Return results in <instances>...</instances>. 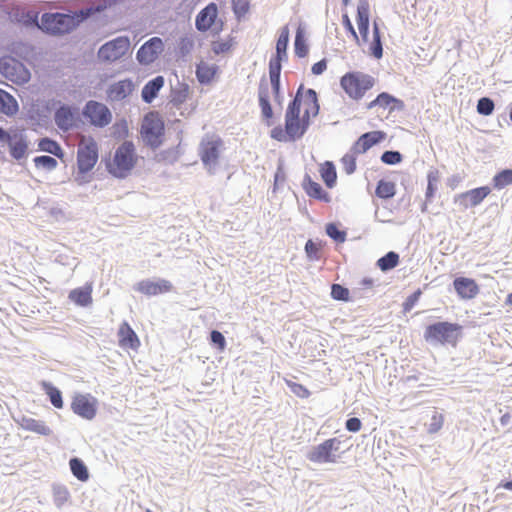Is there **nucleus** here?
I'll return each mask as SVG.
<instances>
[{"mask_svg":"<svg viewBox=\"0 0 512 512\" xmlns=\"http://www.w3.org/2000/svg\"><path fill=\"white\" fill-rule=\"evenodd\" d=\"M271 87L274 93L275 100H278V94L280 92V77H270Z\"/></svg>","mask_w":512,"mask_h":512,"instance_id":"774afa93","label":"nucleus"},{"mask_svg":"<svg viewBox=\"0 0 512 512\" xmlns=\"http://www.w3.org/2000/svg\"><path fill=\"white\" fill-rule=\"evenodd\" d=\"M222 148V141L216 136H205L199 146V155L204 167L210 174H214Z\"/></svg>","mask_w":512,"mask_h":512,"instance_id":"423d86ee","label":"nucleus"},{"mask_svg":"<svg viewBox=\"0 0 512 512\" xmlns=\"http://www.w3.org/2000/svg\"><path fill=\"white\" fill-rule=\"evenodd\" d=\"M326 233L330 238L338 243H343L346 240V232L339 230L333 223L327 224Z\"/></svg>","mask_w":512,"mask_h":512,"instance_id":"864d4df0","label":"nucleus"},{"mask_svg":"<svg viewBox=\"0 0 512 512\" xmlns=\"http://www.w3.org/2000/svg\"><path fill=\"white\" fill-rule=\"evenodd\" d=\"M490 192L491 190L488 186L471 189L458 195L456 201H459L465 208L474 207L479 205Z\"/></svg>","mask_w":512,"mask_h":512,"instance_id":"f3484780","label":"nucleus"},{"mask_svg":"<svg viewBox=\"0 0 512 512\" xmlns=\"http://www.w3.org/2000/svg\"><path fill=\"white\" fill-rule=\"evenodd\" d=\"M23 72L25 75L28 72L24 69L23 65L12 57H3L0 59V73L7 79L15 81L18 79L25 80L20 73Z\"/></svg>","mask_w":512,"mask_h":512,"instance_id":"4468645a","label":"nucleus"},{"mask_svg":"<svg viewBox=\"0 0 512 512\" xmlns=\"http://www.w3.org/2000/svg\"><path fill=\"white\" fill-rule=\"evenodd\" d=\"M342 20H343L344 27L349 31V33L352 35L353 39L359 44L360 38H359L358 34L356 33L348 15L344 14L342 17Z\"/></svg>","mask_w":512,"mask_h":512,"instance_id":"052dcab7","label":"nucleus"},{"mask_svg":"<svg viewBox=\"0 0 512 512\" xmlns=\"http://www.w3.org/2000/svg\"><path fill=\"white\" fill-rule=\"evenodd\" d=\"M439 178L440 177H439L438 170L431 169L428 172V175H427L428 184H427V190H426V199L427 200H430L434 196V193L438 188Z\"/></svg>","mask_w":512,"mask_h":512,"instance_id":"de8ad7c7","label":"nucleus"},{"mask_svg":"<svg viewBox=\"0 0 512 512\" xmlns=\"http://www.w3.org/2000/svg\"><path fill=\"white\" fill-rule=\"evenodd\" d=\"M462 327L456 323L438 322L426 327L424 338L431 344L455 345L461 334Z\"/></svg>","mask_w":512,"mask_h":512,"instance_id":"20e7f679","label":"nucleus"},{"mask_svg":"<svg viewBox=\"0 0 512 512\" xmlns=\"http://www.w3.org/2000/svg\"><path fill=\"white\" fill-rule=\"evenodd\" d=\"M20 425L24 430L34 432L39 435L49 436L52 430L42 420H37L31 417L23 416Z\"/></svg>","mask_w":512,"mask_h":512,"instance_id":"c85d7f7f","label":"nucleus"},{"mask_svg":"<svg viewBox=\"0 0 512 512\" xmlns=\"http://www.w3.org/2000/svg\"><path fill=\"white\" fill-rule=\"evenodd\" d=\"M341 164L347 175L353 174L356 170V154L350 150L349 153L342 157Z\"/></svg>","mask_w":512,"mask_h":512,"instance_id":"8fccbe9b","label":"nucleus"},{"mask_svg":"<svg viewBox=\"0 0 512 512\" xmlns=\"http://www.w3.org/2000/svg\"><path fill=\"white\" fill-rule=\"evenodd\" d=\"M294 51L296 56L299 58H303L308 54V46L305 41L304 33L301 28L297 29L295 42H294Z\"/></svg>","mask_w":512,"mask_h":512,"instance_id":"37998d69","label":"nucleus"},{"mask_svg":"<svg viewBox=\"0 0 512 512\" xmlns=\"http://www.w3.org/2000/svg\"><path fill=\"white\" fill-rule=\"evenodd\" d=\"M305 251L309 258H317L318 246L312 240H308L305 245Z\"/></svg>","mask_w":512,"mask_h":512,"instance_id":"69168bd1","label":"nucleus"},{"mask_svg":"<svg viewBox=\"0 0 512 512\" xmlns=\"http://www.w3.org/2000/svg\"><path fill=\"white\" fill-rule=\"evenodd\" d=\"M95 11H99V8L87 7L69 14L45 13L41 18V28L52 35H63L71 32Z\"/></svg>","mask_w":512,"mask_h":512,"instance_id":"f257e3e1","label":"nucleus"},{"mask_svg":"<svg viewBox=\"0 0 512 512\" xmlns=\"http://www.w3.org/2000/svg\"><path fill=\"white\" fill-rule=\"evenodd\" d=\"M119 342L120 345L123 347H128L131 349H136L139 345V339L134 332V330L130 327V325L127 322H123L120 325L119 331Z\"/></svg>","mask_w":512,"mask_h":512,"instance_id":"a878e982","label":"nucleus"},{"mask_svg":"<svg viewBox=\"0 0 512 512\" xmlns=\"http://www.w3.org/2000/svg\"><path fill=\"white\" fill-rule=\"evenodd\" d=\"M271 137L278 141H287L288 136L286 134V129L283 130L280 126H277L271 130Z\"/></svg>","mask_w":512,"mask_h":512,"instance_id":"0e129e2a","label":"nucleus"},{"mask_svg":"<svg viewBox=\"0 0 512 512\" xmlns=\"http://www.w3.org/2000/svg\"><path fill=\"white\" fill-rule=\"evenodd\" d=\"M385 133L382 131H372L362 134L351 147V151L356 155L365 153L373 145L384 139Z\"/></svg>","mask_w":512,"mask_h":512,"instance_id":"dca6fc26","label":"nucleus"},{"mask_svg":"<svg viewBox=\"0 0 512 512\" xmlns=\"http://www.w3.org/2000/svg\"><path fill=\"white\" fill-rule=\"evenodd\" d=\"M137 162L133 142L124 141L115 151L113 159L107 163V170L117 178H125Z\"/></svg>","mask_w":512,"mask_h":512,"instance_id":"f03ea898","label":"nucleus"},{"mask_svg":"<svg viewBox=\"0 0 512 512\" xmlns=\"http://www.w3.org/2000/svg\"><path fill=\"white\" fill-rule=\"evenodd\" d=\"M19 109L16 99L8 92L0 89V112L7 116H12Z\"/></svg>","mask_w":512,"mask_h":512,"instance_id":"473e14b6","label":"nucleus"},{"mask_svg":"<svg viewBox=\"0 0 512 512\" xmlns=\"http://www.w3.org/2000/svg\"><path fill=\"white\" fill-rule=\"evenodd\" d=\"M13 21L24 26H33L38 24V14L32 10H26L21 7H15L10 12Z\"/></svg>","mask_w":512,"mask_h":512,"instance_id":"bb28decb","label":"nucleus"},{"mask_svg":"<svg viewBox=\"0 0 512 512\" xmlns=\"http://www.w3.org/2000/svg\"><path fill=\"white\" fill-rule=\"evenodd\" d=\"M34 163L37 168H43L51 171L57 167V160L51 156L43 155L34 158Z\"/></svg>","mask_w":512,"mask_h":512,"instance_id":"09e8293b","label":"nucleus"},{"mask_svg":"<svg viewBox=\"0 0 512 512\" xmlns=\"http://www.w3.org/2000/svg\"><path fill=\"white\" fill-rule=\"evenodd\" d=\"M376 106L382 108L389 107L390 111L392 112L395 110H402L404 108V103L402 100L395 98L389 93L382 92L367 105V109H373Z\"/></svg>","mask_w":512,"mask_h":512,"instance_id":"5701e85b","label":"nucleus"},{"mask_svg":"<svg viewBox=\"0 0 512 512\" xmlns=\"http://www.w3.org/2000/svg\"><path fill=\"white\" fill-rule=\"evenodd\" d=\"M218 14L217 5L215 3L208 4L196 16L195 25L199 31L209 30Z\"/></svg>","mask_w":512,"mask_h":512,"instance_id":"aec40b11","label":"nucleus"},{"mask_svg":"<svg viewBox=\"0 0 512 512\" xmlns=\"http://www.w3.org/2000/svg\"><path fill=\"white\" fill-rule=\"evenodd\" d=\"M282 61H285L283 58L272 57L269 61V77H280L281 69H282Z\"/></svg>","mask_w":512,"mask_h":512,"instance_id":"4d7b16f0","label":"nucleus"},{"mask_svg":"<svg viewBox=\"0 0 512 512\" xmlns=\"http://www.w3.org/2000/svg\"><path fill=\"white\" fill-rule=\"evenodd\" d=\"M83 115L96 127L103 128L112 121V114L109 108L100 102L90 100L83 109Z\"/></svg>","mask_w":512,"mask_h":512,"instance_id":"1a4fd4ad","label":"nucleus"},{"mask_svg":"<svg viewBox=\"0 0 512 512\" xmlns=\"http://www.w3.org/2000/svg\"><path fill=\"white\" fill-rule=\"evenodd\" d=\"M493 187L497 190H501L506 186L512 185V169H504L497 173L493 179Z\"/></svg>","mask_w":512,"mask_h":512,"instance_id":"ea45409f","label":"nucleus"},{"mask_svg":"<svg viewBox=\"0 0 512 512\" xmlns=\"http://www.w3.org/2000/svg\"><path fill=\"white\" fill-rule=\"evenodd\" d=\"M326 69L327 62L325 59H322L312 66L311 71L314 75H321Z\"/></svg>","mask_w":512,"mask_h":512,"instance_id":"338daca9","label":"nucleus"},{"mask_svg":"<svg viewBox=\"0 0 512 512\" xmlns=\"http://www.w3.org/2000/svg\"><path fill=\"white\" fill-rule=\"evenodd\" d=\"M134 90V84L130 79L120 80L111 84L107 90V96L111 101H121Z\"/></svg>","mask_w":512,"mask_h":512,"instance_id":"412c9836","label":"nucleus"},{"mask_svg":"<svg viewBox=\"0 0 512 512\" xmlns=\"http://www.w3.org/2000/svg\"><path fill=\"white\" fill-rule=\"evenodd\" d=\"M443 423H444L443 414H441L437 411H434L431 416L430 423L428 424V429H427L428 433H430V434L437 433L442 428Z\"/></svg>","mask_w":512,"mask_h":512,"instance_id":"603ef678","label":"nucleus"},{"mask_svg":"<svg viewBox=\"0 0 512 512\" xmlns=\"http://www.w3.org/2000/svg\"><path fill=\"white\" fill-rule=\"evenodd\" d=\"M357 24L360 36L366 42L369 34V3L367 0H360L358 3Z\"/></svg>","mask_w":512,"mask_h":512,"instance_id":"4be33fe9","label":"nucleus"},{"mask_svg":"<svg viewBox=\"0 0 512 512\" xmlns=\"http://www.w3.org/2000/svg\"><path fill=\"white\" fill-rule=\"evenodd\" d=\"M291 390L296 396L300 398H307L310 395L309 390L301 384L294 383L291 385Z\"/></svg>","mask_w":512,"mask_h":512,"instance_id":"680f3d73","label":"nucleus"},{"mask_svg":"<svg viewBox=\"0 0 512 512\" xmlns=\"http://www.w3.org/2000/svg\"><path fill=\"white\" fill-rule=\"evenodd\" d=\"M421 295V291L417 290L413 294H411L404 302L403 307L405 311L411 310L416 302L418 301L419 297Z\"/></svg>","mask_w":512,"mask_h":512,"instance_id":"bf43d9fd","label":"nucleus"},{"mask_svg":"<svg viewBox=\"0 0 512 512\" xmlns=\"http://www.w3.org/2000/svg\"><path fill=\"white\" fill-rule=\"evenodd\" d=\"M43 387L47 395L49 396L51 404L55 408H62L63 407V400H62V394L61 391L53 386L51 383L43 382Z\"/></svg>","mask_w":512,"mask_h":512,"instance_id":"a19ab883","label":"nucleus"},{"mask_svg":"<svg viewBox=\"0 0 512 512\" xmlns=\"http://www.w3.org/2000/svg\"><path fill=\"white\" fill-rule=\"evenodd\" d=\"M454 289L461 299L475 298L479 293V287L475 280L467 277H457L453 281Z\"/></svg>","mask_w":512,"mask_h":512,"instance_id":"2eb2a0df","label":"nucleus"},{"mask_svg":"<svg viewBox=\"0 0 512 512\" xmlns=\"http://www.w3.org/2000/svg\"><path fill=\"white\" fill-rule=\"evenodd\" d=\"M70 493L64 485H53V501L57 508H62L69 500Z\"/></svg>","mask_w":512,"mask_h":512,"instance_id":"58836bf2","label":"nucleus"},{"mask_svg":"<svg viewBox=\"0 0 512 512\" xmlns=\"http://www.w3.org/2000/svg\"><path fill=\"white\" fill-rule=\"evenodd\" d=\"M375 84V79L362 72H349L341 77L340 85L353 100H360Z\"/></svg>","mask_w":512,"mask_h":512,"instance_id":"39448f33","label":"nucleus"},{"mask_svg":"<svg viewBox=\"0 0 512 512\" xmlns=\"http://www.w3.org/2000/svg\"><path fill=\"white\" fill-rule=\"evenodd\" d=\"M70 469L72 474L80 481H87L89 473L84 462L79 458H72L69 461Z\"/></svg>","mask_w":512,"mask_h":512,"instance_id":"72a5a7b5","label":"nucleus"},{"mask_svg":"<svg viewBox=\"0 0 512 512\" xmlns=\"http://www.w3.org/2000/svg\"><path fill=\"white\" fill-rule=\"evenodd\" d=\"M215 75V67L207 64H201L197 66L196 76L200 83H209Z\"/></svg>","mask_w":512,"mask_h":512,"instance_id":"a18cd8bd","label":"nucleus"},{"mask_svg":"<svg viewBox=\"0 0 512 512\" xmlns=\"http://www.w3.org/2000/svg\"><path fill=\"white\" fill-rule=\"evenodd\" d=\"M289 43V29L287 26L283 27L276 43L275 57L287 60V47Z\"/></svg>","mask_w":512,"mask_h":512,"instance_id":"f704fd0d","label":"nucleus"},{"mask_svg":"<svg viewBox=\"0 0 512 512\" xmlns=\"http://www.w3.org/2000/svg\"><path fill=\"white\" fill-rule=\"evenodd\" d=\"M302 186L308 196L326 202L330 200L328 193L323 190L319 183L313 181L308 174L304 176Z\"/></svg>","mask_w":512,"mask_h":512,"instance_id":"c756f323","label":"nucleus"},{"mask_svg":"<svg viewBox=\"0 0 512 512\" xmlns=\"http://www.w3.org/2000/svg\"><path fill=\"white\" fill-rule=\"evenodd\" d=\"M399 263V255L394 252L390 251L387 254H385L383 257L379 258L377 261V266L379 269L383 272H387L393 268H395Z\"/></svg>","mask_w":512,"mask_h":512,"instance_id":"e433bc0d","label":"nucleus"},{"mask_svg":"<svg viewBox=\"0 0 512 512\" xmlns=\"http://www.w3.org/2000/svg\"><path fill=\"white\" fill-rule=\"evenodd\" d=\"M341 440L338 438L326 439L322 443L313 446L306 458L315 464H337L341 461L343 451L340 450Z\"/></svg>","mask_w":512,"mask_h":512,"instance_id":"7ed1b4c3","label":"nucleus"},{"mask_svg":"<svg viewBox=\"0 0 512 512\" xmlns=\"http://www.w3.org/2000/svg\"><path fill=\"white\" fill-rule=\"evenodd\" d=\"M321 177L326 186L333 188L336 184L337 174L335 166L332 162H325L321 168Z\"/></svg>","mask_w":512,"mask_h":512,"instance_id":"4c0bfd02","label":"nucleus"},{"mask_svg":"<svg viewBox=\"0 0 512 512\" xmlns=\"http://www.w3.org/2000/svg\"><path fill=\"white\" fill-rule=\"evenodd\" d=\"M370 50H371V54L377 59H380L383 55L380 31H379V27L376 22H374V25H373V41L371 43Z\"/></svg>","mask_w":512,"mask_h":512,"instance_id":"49530a36","label":"nucleus"},{"mask_svg":"<svg viewBox=\"0 0 512 512\" xmlns=\"http://www.w3.org/2000/svg\"><path fill=\"white\" fill-rule=\"evenodd\" d=\"M129 47V39L120 36L102 45L98 51V57L103 61L114 62L124 56Z\"/></svg>","mask_w":512,"mask_h":512,"instance_id":"9d476101","label":"nucleus"},{"mask_svg":"<svg viewBox=\"0 0 512 512\" xmlns=\"http://www.w3.org/2000/svg\"><path fill=\"white\" fill-rule=\"evenodd\" d=\"M164 85L163 76H156L148 81L141 92V97L145 103H151L156 97L160 89Z\"/></svg>","mask_w":512,"mask_h":512,"instance_id":"cd10ccee","label":"nucleus"},{"mask_svg":"<svg viewBox=\"0 0 512 512\" xmlns=\"http://www.w3.org/2000/svg\"><path fill=\"white\" fill-rule=\"evenodd\" d=\"M302 99L304 101V118L310 121V117H316L319 114V103L317 93L314 89H307L305 93H302Z\"/></svg>","mask_w":512,"mask_h":512,"instance_id":"b1692460","label":"nucleus"},{"mask_svg":"<svg viewBox=\"0 0 512 512\" xmlns=\"http://www.w3.org/2000/svg\"><path fill=\"white\" fill-rule=\"evenodd\" d=\"M361 425L359 418L352 417L346 421L345 427L350 432H358L361 429Z\"/></svg>","mask_w":512,"mask_h":512,"instance_id":"e2e57ef3","label":"nucleus"},{"mask_svg":"<svg viewBox=\"0 0 512 512\" xmlns=\"http://www.w3.org/2000/svg\"><path fill=\"white\" fill-rule=\"evenodd\" d=\"M98 160V145L93 138H83L77 149V166L81 174L91 171Z\"/></svg>","mask_w":512,"mask_h":512,"instance_id":"0eeeda50","label":"nucleus"},{"mask_svg":"<svg viewBox=\"0 0 512 512\" xmlns=\"http://www.w3.org/2000/svg\"><path fill=\"white\" fill-rule=\"evenodd\" d=\"M258 98L262 116L265 119L272 118L273 111L269 102V85L264 77L260 80L259 83Z\"/></svg>","mask_w":512,"mask_h":512,"instance_id":"393cba45","label":"nucleus"},{"mask_svg":"<svg viewBox=\"0 0 512 512\" xmlns=\"http://www.w3.org/2000/svg\"><path fill=\"white\" fill-rule=\"evenodd\" d=\"M163 132L164 123L157 115L151 113L145 116L141 126V134L148 145L154 148L160 146Z\"/></svg>","mask_w":512,"mask_h":512,"instance_id":"6e6552de","label":"nucleus"},{"mask_svg":"<svg viewBox=\"0 0 512 512\" xmlns=\"http://www.w3.org/2000/svg\"><path fill=\"white\" fill-rule=\"evenodd\" d=\"M210 340L211 342L217 346V348L220 350V351H223L225 349V346H226V340H225V337L223 336V334L217 330H213L211 333H210Z\"/></svg>","mask_w":512,"mask_h":512,"instance_id":"13d9d810","label":"nucleus"},{"mask_svg":"<svg viewBox=\"0 0 512 512\" xmlns=\"http://www.w3.org/2000/svg\"><path fill=\"white\" fill-rule=\"evenodd\" d=\"M381 161L388 165H396L402 161V155L398 151L387 150L381 155Z\"/></svg>","mask_w":512,"mask_h":512,"instance_id":"5fc2aeb1","label":"nucleus"},{"mask_svg":"<svg viewBox=\"0 0 512 512\" xmlns=\"http://www.w3.org/2000/svg\"><path fill=\"white\" fill-rule=\"evenodd\" d=\"M54 121L60 130L67 132L74 126L75 112L70 106L63 104L55 111Z\"/></svg>","mask_w":512,"mask_h":512,"instance_id":"6ab92c4d","label":"nucleus"},{"mask_svg":"<svg viewBox=\"0 0 512 512\" xmlns=\"http://www.w3.org/2000/svg\"><path fill=\"white\" fill-rule=\"evenodd\" d=\"M91 293H92V287L90 285L85 286V287L76 288V289H73L72 291H70L69 299L72 302H74L75 304L85 307V306H88L89 304H91V302H92Z\"/></svg>","mask_w":512,"mask_h":512,"instance_id":"7c9ffc66","label":"nucleus"},{"mask_svg":"<svg viewBox=\"0 0 512 512\" xmlns=\"http://www.w3.org/2000/svg\"><path fill=\"white\" fill-rule=\"evenodd\" d=\"M172 288V283L162 278L157 280L144 279L136 283L133 287L135 291L149 297L170 292Z\"/></svg>","mask_w":512,"mask_h":512,"instance_id":"f8f14e48","label":"nucleus"},{"mask_svg":"<svg viewBox=\"0 0 512 512\" xmlns=\"http://www.w3.org/2000/svg\"><path fill=\"white\" fill-rule=\"evenodd\" d=\"M8 146L11 156L16 160H20L26 155L28 142L23 135H15L8 143Z\"/></svg>","mask_w":512,"mask_h":512,"instance_id":"2f4dec72","label":"nucleus"},{"mask_svg":"<svg viewBox=\"0 0 512 512\" xmlns=\"http://www.w3.org/2000/svg\"><path fill=\"white\" fill-rule=\"evenodd\" d=\"M309 125L310 121L304 118V116L301 118L300 116H297V118H286L285 128L289 141L300 139L307 131Z\"/></svg>","mask_w":512,"mask_h":512,"instance_id":"a211bd4d","label":"nucleus"},{"mask_svg":"<svg viewBox=\"0 0 512 512\" xmlns=\"http://www.w3.org/2000/svg\"><path fill=\"white\" fill-rule=\"evenodd\" d=\"M38 146L41 151L48 152L57 157H61L63 155L61 146L50 138H42L39 141Z\"/></svg>","mask_w":512,"mask_h":512,"instance_id":"79ce46f5","label":"nucleus"},{"mask_svg":"<svg viewBox=\"0 0 512 512\" xmlns=\"http://www.w3.org/2000/svg\"><path fill=\"white\" fill-rule=\"evenodd\" d=\"M331 296L335 300L346 301L349 297V291L339 284H333L331 287Z\"/></svg>","mask_w":512,"mask_h":512,"instance_id":"6e6d98bb","label":"nucleus"},{"mask_svg":"<svg viewBox=\"0 0 512 512\" xmlns=\"http://www.w3.org/2000/svg\"><path fill=\"white\" fill-rule=\"evenodd\" d=\"M375 193L379 198H391L395 195V185L392 182L380 180L377 184Z\"/></svg>","mask_w":512,"mask_h":512,"instance_id":"c03bdc74","label":"nucleus"},{"mask_svg":"<svg viewBox=\"0 0 512 512\" xmlns=\"http://www.w3.org/2000/svg\"><path fill=\"white\" fill-rule=\"evenodd\" d=\"M494 102L492 99L488 97H482L478 100L477 103V112L480 115L489 116L494 111Z\"/></svg>","mask_w":512,"mask_h":512,"instance_id":"3c124183","label":"nucleus"},{"mask_svg":"<svg viewBox=\"0 0 512 512\" xmlns=\"http://www.w3.org/2000/svg\"><path fill=\"white\" fill-rule=\"evenodd\" d=\"M303 85H300L298 88L296 95L294 99L289 103L286 113H285V119L286 118H297V116H300V107L302 102V92H303Z\"/></svg>","mask_w":512,"mask_h":512,"instance_id":"c9c22d12","label":"nucleus"},{"mask_svg":"<svg viewBox=\"0 0 512 512\" xmlns=\"http://www.w3.org/2000/svg\"><path fill=\"white\" fill-rule=\"evenodd\" d=\"M164 51V42L159 37H152L137 51L136 58L142 65L153 63Z\"/></svg>","mask_w":512,"mask_h":512,"instance_id":"9b49d317","label":"nucleus"},{"mask_svg":"<svg viewBox=\"0 0 512 512\" xmlns=\"http://www.w3.org/2000/svg\"><path fill=\"white\" fill-rule=\"evenodd\" d=\"M71 409L78 416L91 420L96 415V401L88 394H76L73 397Z\"/></svg>","mask_w":512,"mask_h":512,"instance_id":"ddd939ff","label":"nucleus"}]
</instances>
